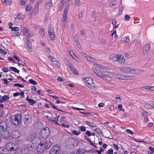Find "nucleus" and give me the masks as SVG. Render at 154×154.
Here are the masks:
<instances>
[{
    "mask_svg": "<svg viewBox=\"0 0 154 154\" xmlns=\"http://www.w3.org/2000/svg\"><path fill=\"white\" fill-rule=\"evenodd\" d=\"M69 67L70 68V69L75 74H78V72L77 71L76 69L72 64L70 65L68 64Z\"/></svg>",
    "mask_w": 154,
    "mask_h": 154,
    "instance_id": "30",
    "label": "nucleus"
},
{
    "mask_svg": "<svg viewBox=\"0 0 154 154\" xmlns=\"http://www.w3.org/2000/svg\"><path fill=\"white\" fill-rule=\"evenodd\" d=\"M0 135L3 138L8 139L11 136V134L8 131H3L2 132L0 133Z\"/></svg>",
    "mask_w": 154,
    "mask_h": 154,
    "instance_id": "8",
    "label": "nucleus"
},
{
    "mask_svg": "<svg viewBox=\"0 0 154 154\" xmlns=\"http://www.w3.org/2000/svg\"><path fill=\"white\" fill-rule=\"evenodd\" d=\"M48 102L50 104L51 106L52 107H53L54 109H56V110L59 111L61 112L63 111L62 110L58 108L57 107L53 105L50 101H49Z\"/></svg>",
    "mask_w": 154,
    "mask_h": 154,
    "instance_id": "39",
    "label": "nucleus"
},
{
    "mask_svg": "<svg viewBox=\"0 0 154 154\" xmlns=\"http://www.w3.org/2000/svg\"><path fill=\"white\" fill-rule=\"evenodd\" d=\"M12 122L16 126H18L20 123L21 119V115L20 114L14 115L12 117Z\"/></svg>",
    "mask_w": 154,
    "mask_h": 154,
    "instance_id": "3",
    "label": "nucleus"
},
{
    "mask_svg": "<svg viewBox=\"0 0 154 154\" xmlns=\"http://www.w3.org/2000/svg\"><path fill=\"white\" fill-rule=\"evenodd\" d=\"M4 111L2 109H0V117L2 116L4 114Z\"/></svg>",
    "mask_w": 154,
    "mask_h": 154,
    "instance_id": "64",
    "label": "nucleus"
},
{
    "mask_svg": "<svg viewBox=\"0 0 154 154\" xmlns=\"http://www.w3.org/2000/svg\"><path fill=\"white\" fill-rule=\"evenodd\" d=\"M94 65L95 66H97V67L99 68L100 69V70L101 71V69H102V68L103 67V66H102L101 65L98 64L96 63H94Z\"/></svg>",
    "mask_w": 154,
    "mask_h": 154,
    "instance_id": "49",
    "label": "nucleus"
},
{
    "mask_svg": "<svg viewBox=\"0 0 154 154\" xmlns=\"http://www.w3.org/2000/svg\"><path fill=\"white\" fill-rule=\"evenodd\" d=\"M50 134V131L49 128L46 127L42 129L40 132L41 137L44 139L47 138Z\"/></svg>",
    "mask_w": 154,
    "mask_h": 154,
    "instance_id": "4",
    "label": "nucleus"
},
{
    "mask_svg": "<svg viewBox=\"0 0 154 154\" xmlns=\"http://www.w3.org/2000/svg\"><path fill=\"white\" fill-rule=\"evenodd\" d=\"M4 148L3 147H0V154H2L4 152Z\"/></svg>",
    "mask_w": 154,
    "mask_h": 154,
    "instance_id": "58",
    "label": "nucleus"
},
{
    "mask_svg": "<svg viewBox=\"0 0 154 154\" xmlns=\"http://www.w3.org/2000/svg\"><path fill=\"white\" fill-rule=\"evenodd\" d=\"M69 53L70 54V55L73 58H74V57H75V55H74L73 54V52L71 50H69Z\"/></svg>",
    "mask_w": 154,
    "mask_h": 154,
    "instance_id": "60",
    "label": "nucleus"
},
{
    "mask_svg": "<svg viewBox=\"0 0 154 154\" xmlns=\"http://www.w3.org/2000/svg\"><path fill=\"white\" fill-rule=\"evenodd\" d=\"M5 148L6 150L9 151H14L17 149L15 144L12 142L7 143L5 145Z\"/></svg>",
    "mask_w": 154,
    "mask_h": 154,
    "instance_id": "5",
    "label": "nucleus"
},
{
    "mask_svg": "<svg viewBox=\"0 0 154 154\" xmlns=\"http://www.w3.org/2000/svg\"><path fill=\"white\" fill-rule=\"evenodd\" d=\"M14 86L15 87H18L20 88H23L24 86L23 85H22L21 84H19V83H17V84H14Z\"/></svg>",
    "mask_w": 154,
    "mask_h": 154,
    "instance_id": "53",
    "label": "nucleus"
},
{
    "mask_svg": "<svg viewBox=\"0 0 154 154\" xmlns=\"http://www.w3.org/2000/svg\"><path fill=\"white\" fill-rule=\"evenodd\" d=\"M55 60H56L55 59ZM52 64L54 66H56L57 68H59L60 67V64L58 61L56 60H54L52 62Z\"/></svg>",
    "mask_w": 154,
    "mask_h": 154,
    "instance_id": "29",
    "label": "nucleus"
},
{
    "mask_svg": "<svg viewBox=\"0 0 154 154\" xmlns=\"http://www.w3.org/2000/svg\"><path fill=\"white\" fill-rule=\"evenodd\" d=\"M23 17V14L22 13H20L16 17H15V19L16 20H18L21 19Z\"/></svg>",
    "mask_w": 154,
    "mask_h": 154,
    "instance_id": "36",
    "label": "nucleus"
},
{
    "mask_svg": "<svg viewBox=\"0 0 154 154\" xmlns=\"http://www.w3.org/2000/svg\"><path fill=\"white\" fill-rule=\"evenodd\" d=\"M113 151L112 149H109L107 151L108 154H113Z\"/></svg>",
    "mask_w": 154,
    "mask_h": 154,
    "instance_id": "59",
    "label": "nucleus"
},
{
    "mask_svg": "<svg viewBox=\"0 0 154 154\" xmlns=\"http://www.w3.org/2000/svg\"><path fill=\"white\" fill-rule=\"evenodd\" d=\"M143 71L142 70L137 69H133L132 68L131 73L136 75H138L141 73Z\"/></svg>",
    "mask_w": 154,
    "mask_h": 154,
    "instance_id": "25",
    "label": "nucleus"
},
{
    "mask_svg": "<svg viewBox=\"0 0 154 154\" xmlns=\"http://www.w3.org/2000/svg\"><path fill=\"white\" fill-rule=\"evenodd\" d=\"M85 133L89 137H90L91 135V133L89 131H86Z\"/></svg>",
    "mask_w": 154,
    "mask_h": 154,
    "instance_id": "57",
    "label": "nucleus"
},
{
    "mask_svg": "<svg viewBox=\"0 0 154 154\" xmlns=\"http://www.w3.org/2000/svg\"><path fill=\"white\" fill-rule=\"evenodd\" d=\"M31 117L30 115L27 113L26 114L24 121V124L26 125H28L31 122Z\"/></svg>",
    "mask_w": 154,
    "mask_h": 154,
    "instance_id": "13",
    "label": "nucleus"
},
{
    "mask_svg": "<svg viewBox=\"0 0 154 154\" xmlns=\"http://www.w3.org/2000/svg\"><path fill=\"white\" fill-rule=\"evenodd\" d=\"M45 149H46L42 143L38 145L37 147V150L38 152H42L44 151Z\"/></svg>",
    "mask_w": 154,
    "mask_h": 154,
    "instance_id": "17",
    "label": "nucleus"
},
{
    "mask_svg": "<svg viewBox=\"0 0 154 154\" xmlns=\"http://www.w3.org/2000/svg\"><path fill=\"white\" fill-rule=\"evenodd\" d=\"M26 45L27 48V49L29 51H31V49L32 47V43L31 42L28 40L27 38H26Z\"/></svg>",
    "mask_w": 154,
    "mask_h": 154,
    "instance_id": "28",
    "label": "nucleus"
},
{
    "mask_svg": "<svg viewBox=\"0 0 154 154\" xmlns=\"http://www.w3.org/2000/svg\"><path fill=\"white\" fill-rule=\"evenodd\" d=\"M93 69L95 74L100 78L103 74L100 71L97 69L96 68L93 67Z\"/></svg>",
    "mask_w": 154,
    "mask_h": 154,
    "instance_id": "27",
    "label": "nucleus"
},
{
    "mask_svg": "<svg viewBox=\"0 0 154 154\" xmlns=\"http://www.w3.org/2000/svg\"><path fill=\"white\" fill-rule=\"evenodd\" d=\"M85 123L86 125L92 127H96V124H95L92 122L85 121Z\"/></svg>",
    "mask_w": 154,
    "mask_h": 154,
    "instance_id": "31",
    "label": "nucleus"
},
{
    "mask_svg": "<svg viewBox=\"0 0 154 154\" xmlns=\"http://www.w3.org/2000/svg\"><path fill=\"white\" fill-rule=\"evenodd\" d=\"M72 133L76 136L79 135L81 133V131L79 130L78 131H76L73 130L72 131Z\"/></svg>",
    "mask_w": 154,
    "mask_h": 154,
    "instance_id": "40",
    "label": "nucleus"
},
{
    "mask_svg": "<svg viewBox=\"0 0 154 154\" xmlns=\"http://www.w3.org/2000/svg\"><path fill=\"white\" fill-rule=\"evenodd\" d=\"M79 129L82 131H86V128H85L83 126H81L79 127Z\"/></svg>",
    "mask_w": 154,
    "mask_h": 154,
    "instance_id": "61",
    "label": "nucleus"
},
{
    "mask_svg": "<svg viewBox=\"0 0 154 154\" xmlns=\"http://www.w3.org/2000/svg\"><path fill=\"white\" fill-rule=\"evenodd\" d=\"M60 147L57 145H55L50 150V154H58L60 152Z\"/></svg>",
    "mask_w": 154,
    "mask_h": 154,
    "instance_id": "7",
    "label": "nucleus"
},
{
    "mask_svg": "<svg viewBox=\"0 0 154 154\" xmlns=\"http://www.w3.org/2000/svg\"><path fill=\"white\" fill-rule=\"evenodd\" d=\"M42 143L46 149L49 148L52 145V143L49 140H44L42 141Z\"/></svg>",
    "mask_w": 154,
    "mask_h": 154,
    "instance_id": "14",
    "label": "nucleus"
},
{
    "mask_svg": "<svg viewBox=\"0 0 154 154\" xmlns=\"http://www.w3.org/2000/svg\"><path fill=\"white\" fill-rule=\"evenodd\" d=\"M125 20L128 21L130 19V17L127 14L125 16Z\"/></svg>",
    "mask_w": 154,
    "mask_h": 154,
    "instance_id": "55",
    "label": "nucleus"
},
{
    "mask_svg": "<svg viewBox=\"0 0 154 154\" xmlns=\"http://www.w3.org/2000/svg\"><path fill=\"white\" fill-rule=\"evenodd\" d=\"M150 45L148 43H146L144 46L143 51V54L144 55H147L149 51L150 48Z\"/></svg>",
    "mask_w": 154,
    "mask_h": 154,
    "instance_id": "10",
    "label": "nucleus"
},
{
    "mask_svg": "<svg viewBox=\"0 0 154 154\" xmlns=\"http://www.w3.org/2000/svg\"><path fill=\"white\" fill-rule=\"evenodd\" d=\"M69 9V5H66L64 9V14H63V18L64 22H65L67 19V13Z\"/></svg>",
    "mask_w": 154,
    "mask_h": 154,
    "instance_id": "16",
    "label": "nucleus"
},
{
    "mask_svg": "<svg viewBox=\"0 0 154 154\" xmlns=\"http://www.w3.org/2000/svg\"><path fill=\"white\" fill-rule=\"evenodd\" d=\"M64 143L66 147L71 149H74L79 144L78 141L72 138H69L66 139Z\"/></svg>",
    "mask_w": 154,
    "mask_h": 154,
    "instance_id": "1",
    "label": "nucleus"
},
{
    "mask_svg": "<svg viewBox=\"0 0 154 154\" xmlns=\"http://www.w3.org/2000/svg\"><path fill=\"white\" fill-rule=\"evenodd\" d=\"M85 57H86V59L88 61L91 62H94L95 61V60L94 58L92 57L89 56H85Z\"/></svg>",
    "mask_w": 154,
    "mask_h": 154,
    "instance_id": "35",
    "label": "nucleus"
},
{
    "mask_svg": "<svg viewBox=\"0 0 154 154\" xmlns=\"http://www.w3.org/2000/svg\"><path fill=\"white\" fill-rule=\"evenodd\" d=\"M5 4V5H8L11 4V2L9 0H5L4 4Z\"/></svg>",
    "mask_w": 154,
    "mask_h": 154,
    "instance_id": "45",
    "label": "nucleus"
},
{
    "mask_svg": "<svg viewBox=\"0 0 154 154\" xmlns=\"http://www.w3.org/2000/svg\"><path fill=\"white\" fill-rule=\"evenodd\" d=\"M115 71V70L113 68H110L109 67H106L104 66H103V67L101 69L102 72H106L112 73Z\"/></svg>",
    "mask_w": 154,
    "mask_h": 154,
    "instance_id": "15",
    "label": "nucleus"
},
{
    "mask_svg": "<svg viewBox=\"0 0 154 154\" xmlns=\"http://www.w3.org/2000/svg\"><path fill=\"white\" fill-rule=\"evenodd\" d=\"M60 117L59 116L58 117H53V116L51 117L50 118V120L53 123H56V124L59 125L60 122H58V118Z\"/></svg>",
    "mask_w": 154,
    "mask_h": 154,
    "instance_id": "18",
    "label": "nucleus"
},
{
    "mask_svg": "<svg viewBox=\"0 0 154 154\" xmlns=\"http://www.w3.org/2000/svg\"><path fill=\"white\" fill-rule=\"evenodd\" d=\"M83 79L85 83L86 86L90 88L94 89L95 85L92 78L86 77L84 78Z\"/></svg>",
    "mask_w": 154,
    "mask_h": 154,
    "instance_id": "2",
    "label": "nucleus"
},
{
    "mask_svg": "<svg viewBox=\"0 0 154 154\" xmlns=\"http://www.w3.org/2000/svg\"><path fill=\"white\" fill-rule=\"evenodd\" d=\"M100 78L107 82H109L112 80V79L111 77L107 75H104L103 74L101 75Z\"/></svg>",
    "mask_w": 154,
    "mask_h": 154,
    "instance_id": "22",
    "label": "nucleus"
},
{
    "mask_svg": "<svg viewBox=\"0 0 154 154\" xmlns=\"http://www.w3.org/2000/svg\"><path fill=\"white\" fill-rule=\"evenodd\" d=\"M39 9V5L37 3L35 5L33 10V13L34 16L37 15Z\"/></svg>",
    "mask_w": 154,
    "mask_h": 154,
    "instance_id": "24",
    "label": "nucleus"
},
{
    "mask_svg": "<svg viewBox=\"0 0 154 154\" xmlns=\"http://www.w3.org/2000/svg\"><path fill=\"white\" fill-rule=\"evenodd\" d=\"M112 23L113 25L114 28L116 29L118 27L119 24H117L116 20L115 19H113L112 21Z\"/></svg>",
    "mask_w": 154,
    "mask_h": 154,
    "instance_id": "34",
    "label": "nucleus"
},
{
    "mask_svg": "<svg viewBox=\"0 0 154 154\" xmlns=\"http://www.w3.org/2000/svg\"><path fill=\"white\" fill-rule=\"evenodd\" d=\"M80 0H75V6H79L80 4Z\"/></svg>",
    "mask_w": 154,
    "mask_h": 154,
    "instance_id": "52",
    "label": "nucleus"
},
{
    "mask_svg": "<svg viewBox=\"0 0 154 154\" xmlns=\"http://www.w3.org/2000/svg\"><path fill=\"white\" fill-rule=\"evenodd\" d=\"M48 35L51 40L55 39V35L53 27L50 26L48 29Z\"/></svg>",
    "mask_w": 154,
    "mask_h": 154,
    "instance_id": "6",
    "label": "nucleus"
},
{
    "mask_svg": "<svg viewBox=\"0 0 154 154\" xmlns=\"http://www.w3.org/2000/svg\"><path fill=\"white\" fill-rule=\"evenodd\" d=\"M7 125L6 122L4 121L1 122L0 124V133L2 132L3 131L7 130Z\"/></svg>",
    "mask_w": 154,
    "mask_h": 154,
    "instance_id": "12",
    "label": "nucleus"
},
{
    "mask_svg": "<svg viewBox=\"0 0 154 154\" xmlns=\"http://www.w3.org/2000/svg\"><path fill=\"white\" fill-rule=\"evenodd\" d=\"M119 55L113 54L110 55L109 57L110 60H112L114 62L117 61L119 57Z\"/></svg>",
    "mask_w": 154,
    "mask_h": 154,
    "instance_id": "21",
    "label": "nucleus"
},
{
    "mask_svg": "<svg viewBox=\"0 0 154 154\" xmlns=\"http://www.w3.org/2000/svg\"><path fill=\"white\" fill-rule=\"evenodd\" d=\"M31 6L30 5H27L26 6V10L27 11H29L30 10V9L31 8Z\"/></svg>",
    "mask_w": 154,
    "mask_h": 154,
    "instance_id": "50",
    "label": "nucleus"
},
{
    "mask_svg": "<svg viewBox=\"0 0 154 154\" xmlns=\"http://www.w3.org/2000/svg\"><path fill=\"white\" fill-rule=\"evenodd\" d=\"M115 75L116 77L118 79L125 80V78L126 77L125 75L120 74H116Z\"/></svg>",
    "mask_w": 154,
    "mask_h": 154,
    "instance_id": "32",
    "label": "nucleus"
},
{
    "mask_svg": "<svg viewBox=\"0 0 154 154\" xmlns=\"http://www.w3.org/2000/svg\"><path fill=\"white\" fill-rule=\"evenodd\" d=\"M45 6L47 9H49L52 6L51 0H47L45 4Z\"/></svg>",
    "mask_w": 154,
    "mask_h": 154,
    "instance_id": "23",
    "label": "nucleus"
},
{
    "mask_svg": "<svg viewBox=\"0 0 154 154\" xmlns=\"http://www.w3.org/2000/svg\"><path fill=\"white\" fill-rule=\"evenodd\" d=\"M18 63L19 65H21L22 66H24L25 64V62L20 59L18 61Z\"/></svg>",
    "mask_w": 154,
    "mask_h": 154,
    "instance_id": "44",
    "label": "nucleus"
},
{
    "mask_svg": "<svg viewBox=\"0 0 154 154\" xmlns=\"http://www.w3.org/2000/svg\"><path fill=\"white\" fill-rule=\"evenodd\" d=\"M119 69L121 71L126 73H131L132 68L128 67H122L119 68Z\"/></svg>",
    "mask_w": 154,
    "mask_h": 154,
    "instance_id": "11",
    "label": "nucleus"
},
{
    "mask_svg": "<svg viewBox=\"0 0 154 154\" xmlns=\"http://www.w3.org/2000/svg\"><path fill=\"white\" fill-rule=\"evenodd\" d=\"M125 60L124 57L121 55H119L117 61L121 65H123L125 64Z\"/></svg>",
    "mask_w": 154,
    "mask_h": 154,
    "instance_id": "19",
    "label": "nucleus"
},
{
    "mask_svg": "<svg viewBox=\"0 0 154 154\" xmlns=\"http://www.w3.org/2000/svg\"><path fill=\"white\" fill-rule=\"evenodd\" d=\"M11 30L14 31H18L19 30V28L18 27H11Z\"/></svg>",
    "mask_w": 154,
    "mask_h": 154,
    "instance_id": "46",
    "label": "nucleus"
},
{
    "mask_svg": "<svg viewBox=\"0 0 154 154\" xmlns=\"http://www.w3.org/2000/svg\"><path fill=\"white\" fill-rule=\"evenodd\" d=\"M95 130L96 132L99 133V134L100 133L101 134H103V132L101 131L100 130L99 128H96L95 129Z\"/></svg>",
    "mask_w": 154,
    "mask_h": 154,
    "instance_id": "56",
    "label": "nucleus"
},
{
    "mask_svg": "<svg viewBox=\"0 0 154 154\" xmlns=\"http://www.w3.org/2000/svg\"><path fill=\"white\" fill-rule=\"evenodd\" d=\"M29 82L32 84L33 85H36L37 84V83L35 81L32 79H30L29 80Z\"/></svg>",
    "mask_w": 154,
    "mask_h": 154,
    "instance_id": "47",
    "label": "nucleus"
},
{
    "mask_svg": "<svg viewBox=\"0 0 154 154\" xmlns=\"http://www.w3.org/2000/svg\"><path fill=\"white\" fill-rule=\"evenodd\" d=\"M39 33L42 36H43L45 35V32L43 29H41L40 30Z\"/></svg>",
    "mask_w": 154,
    "mask_h": 154,
    "instance_id": "51",
    "label": "nucleus"
},
{
    "mask_svg": "<svg viewBox=\"0 0 154 154\" xmlns=\"http://www.w3.org/2000/svg\"><path fill=\"white\" fill-rule=\"evenodd\" d=\"M118 107L120 110L122 111L123 112L124 111V109L122 108V105L121 104L119 105H118Z\"/></svg>",
    "mask_w": 154,
    "mask_h": 154,
    "instance_id": "54",
    "label": "nucleus"
},
{
    "mask_svg": "<svg viewBox=\"0 0 154 154\" xmlns=\"http://www.w3.org/2000/svg\"><path fill=\"white\" fill-rule=\"evenodd\" d=\"M1 98L4 102L8 100L9 98V97L7 95H5Z\"/></svg>",
    "mask_w": 154,
    "mask_h": 154,
    "instance_id": "41",
    "label": "nucleus"
},
{
    "mask_svg": "<svg viewBox=\"0 0 154 154\" xmlns=\"http://www.w3.org/2000/svg\"><path fill=\"white\" fill-rule=\"evenodd\" d=\"M64 117L63 116H61V118H60V120L59 121V122H60V124H61V123H62L63 122V121L64 120Z\"/></svg>",
    "mask_w": 154,
    "mask_h": 154,
    "instance_id": "62",
    "label": "nucleus"
},
{
    "mask_svg": "<svg viewBox=\"0 0 154 154\" xmlns=\"http://www.w3.org/2000/svg\"><path fill=\"white\" fill-rule=\"evenodd\" d=\"M116 2V0H111L109 2V4L110 6H113L115 5Z\"/></svg>",
    "mask_w": 154,
    "mask_h": 154,
    "instance_id": "37",
    "label": "nucleus"
},
{
    "mask_svg": "<svg viewBox=\"0 0 154 154\" xmlns=\"http://www.w3.org/2000/svg\"><path fill=\"white\" fill-rule=\"evenodd\" d=\"M18 35H19V32H13L11 33V35L12 36H17Z\"/></svg>",
    "mask_w": 154,
    "mask_h": 154,
    "instance_id": "48",
    "label": "nucleus"
},
{
    "mask_svg": "<svg viewBox=\"0 0 154 154\" xmlns=\"http://www.w3.org/2000/svg\"><path fill=\"white\" fill-rule=\"evenodd\" d=\"M123 41L127 43H129L130 42L129 38L128 37H125L123 38Z\"/></svg>",
    "mask_w": 154,
    "mask_h": 154,
    "instance_id": "42",
    "label": "nucleus"
},
{
    "mask_svg": "<svg viewBox=\"0 0 154 154\" xmlns=\"http://www.w3.org/2000/svg\"><path fill=\"white\" fill-rule=\"evenodd\" d=\"M12 135L15 138H18L20 137V132L17 130L14 131L12 133Z\"/></svg>",
    "mask_w": 154,
    "mask_h": 154,
    "instance_id": "20",
    "label": "nucleus"
},
{
    "mask_svg": "<svg viewBox=\"0 0 154 154\" xmlns=\"http://www.w3.org/2000/svg\"><path fill=\"white\" fill-rule=\"evenodd\" d=\"M10 69L11 70L14 71L15 72L19 73V71L14 67H11Z\"/></svg>",
    "mask_w": 154,
    "mask_h": 154,
    "instance_id": "43",
    "label": "nucleus"
},
{
    "mask_svg": "<svg viewBox=\"0 0 154 154\" xmlns=\"http://www.w3.org/2000/svg\"><path fill=\"white\" fill-rule=\"evenodd\" d=\"M26 100L27 101L29 102V104L31 105H32L33 104L35 103H36V101L35 100L29 99L28 97H27L26 98Z\"/></svg>",
    "mask_w": 154,
    "mask_h": 154,
    "instance_id": "33",
    "label": "nucleus"
},
{
    "mask_svg": "<svg viewBox=\"0 0 154 154\" xmlns=\"http://www.w3.org/2000/svg\"><path fill=\"white\" fill-rule=\"evenodd\" d=\"M76 154H84L85 150L82 148H79L75 150Z\"/></svg>",
    "mask_w": 154,
    "mask_h": 154,
    "instance_id": "26",
    "label": "nucleus"
},
{
    "mask_svg": "<svg viewBox=\"0 0 154 154\" xmlns=\"http://www.w3.org/2000/svg\"><path fill=\"white\" fill-rule=\"evenodd\" d=\"M23 32L25 35L29 37H32L34 34L33 32H30L28 29L25 27L24 28L23 30Z\"/></svg>",
    "mask_w": 154,
    "mask_h": 154,
    "instance_id": "9",
    "label": "nucleus"
},
{
    "mask_svg": "<svg viewBox=\"0 0 154 154\" xmlns=\"http://www.w3.org/2000/svg\"><path fill=\"white\" fill-rule=\"evenodd\" d=\"M126 131L128 133H129L130 134H134V133L133 132V131L129 129H127L126 130Z\"/></svg>",
    "mask_w": 154,
    "mask_h": 154,
    "instance_id": "63",
    "label": "nucleus"
},
{
    "mask_svg": "<svg viewBox=\"0 0 154 154\" xmlns=\"http://www.w3.org/2000/svg\"><path fill=\"white\" fill-rule=\"evenodd\" d=\"M125 80H133L135 79V77L134 76H125Z\"/></svg>",
    "mask_w": 154,
    "mask_h": 154,
    "instance_id": "38",
    "label": "nucleus"
}]
</instances>
